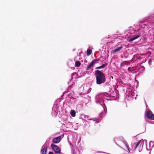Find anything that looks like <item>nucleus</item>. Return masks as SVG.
Masks as SVG:
<instances>
[{
	"label": "nucleus",
	"instance_id": "obj_1",
	"mask_svg": "<svg viewBox=\"0 0 154 154\" xmlns=\"http://www.w3.org/2000/svg\"><path fill=\"white\" fill-rule=\"evenodd\" d=\"M95 74L97 84L100 85L105 82L106 78L105 75L103 72L99 70H97L95 71Z\"/></svg>",
	"mask_w": 154,
	"mask_h": 154
},
{
	"label": "nucleus",
	"instance_id": "obj_2",
	"mask_svg": "<svg viewBox=\"0 0 154 154\" xmlns=\"http://www.w3.org/2000/svg\"><path fill=\"white\" fill-rule=\"evenodd\" d=\"M106 97L103 94H100L97 95L95 97L96 102L97 104H99L102 106L101 103L104 104V102L106 100H110V99L108 98H106L104 99Z\"/></svg>",
	"mask_w": 154,
	"mask_h": 154
},
{
	"label": "nucleus",
	"instance_id": "obj_3",
	"mask_svg": "<svg viewBox=\"0 0 154 154\" xmlns=\"http://www.w3.org/2000/svg\"><path fill=\"white\" fill-rule=\"evenodd\" d=\"M144 144V141L141 140L137 143H134V148L133 151L135 150L137 148L139 152H141L142 149Z\"/></svg>",
	"mask_w": 154,
	"mask_h": 154
},
{
	"label": "nucleus",
	"instance_id": "obj_4",
	"mask_svg": "<svg viewBox=\"0 0 154 154\" xmlns=\"http://www.w3.org/2000/svg\"><path fill=\"white\" fill-rule=\"evenodd\" d=\"M144 20V19H143V20L140 21L137 24H135V26H137L138 25L139 26H141L142 28H144L146 26H148L150 27L151 23H149V24H148L147 25L146 23L143 24L145 22V21Z\"/></svg>",
	"mask_w": 154,
	"mask_h": 154
},
{
	"label": "nucleus",
	"instance_id": "obj_5",
	"mask_svg": "<svg viewBox=\"0 0 154 154\" xmlns=\"http://www.w3.org/2000/svg\"><path fill=\"white\" fill-rule=\"evenodd\" d=\"M51 147L54 151L55 154L57 153L60 152H61L60 149L56 145L52 144Z\"/></svg>",
	"mask_w": 154,
	"mask_h": 154
},
{
	"label": "nucleus",
	"instance_id": "obj_6",
	"mask_svg": "<svg viewBox=\"0 0 154 154\" xmlns=\"http://www.w3.org/2000/svg\"><path fill=\"white\" fill-rule=\"evenodd\" d=\"M146 115L147 118L150 120H154V115L150 111L147 112Z\"/></svg>",
	"mask_w": 154,
	"mask_h": 154
},
{
	"label": "nucleus",
	"instance_id": "obj_7",
	"mask_svg": "<svg viewBox=\"0 0 154 154\" xmlns=\"http://www.w3.org/2000/svg\"><path fill=\"white\" fill-rule=\"evenodd\" d=\"M140 35V34L139 33L134 34L133 36H132L130 37V39L129 40V42H131L133 41L138 38Z\"/></svg>",
	"mask_w": 154,
	"mask_h": 154
},
{
	"label": "nucleus",
	"instance_id": "obj_8",
	"mask_svg": "<svg viewBox=\"0 0 154 154\" xmlns=\"http://www.w3.org/2000/svg\"><path fill=\"white\" fill-rule=\"evenodd\" d=\"M121 143L123 144L126 147V148L128 149V151L130 152V150H132L133 149V148L130 149L129 148L128 145L127 143L125 140H122L121 141Z\"/></svg>",
	"mask_w": 154,
	"mask_h": 154
},
{
	"label": "nucleus",
	"instance_id": "obj_9",
	"mask_svg": "<svg viewBox=\"0 0 154 154\" xmlns=\"http://www.w3.org/2000/svg\"><path fill=\"white\" fill-rule=\"evenodd\" d=\"M44 147L41 150V152L42 154H47V142H46L43 145Z\"/></svg>",
	"mask_w": 154,
	"mask_h": 154
},
{
	"label": "nucleus",
	"instance_id": "obj_10",
	"mask_svg": "<svg viewBox=\"0 0 154 154\" xmlns=\"http://www.w3.org/2000/svg\"><path fill=\"white\" fill-rule=\"evenodd\" d=\"M97 60H98L97 59H95L94 61H92L90 64L88 65L86 69V70H88L90 69L94 65V61H97Z\"/></svg>",
	"mask_w": 154,
	"mask_h": 154
},
{
	"label": "nucleus",
	"instance_id": "obj_11",
	"mask_svg": "<svg viewBox=\"0 0 154 154\" xmlns=\"http://www.w3.org/2000/svg\"><path fill=\"white\" fill-rule=\"evenodd\" d=\"M60 137L59 136L54 138L53 141L54 143H59L60 141Z\"/></svg>",
	"mask_w": 154,
	"mask_h": 154
},
{
	"label": "nucleus",
	"instance_id": "obj_12",
	"mask_svg": "<svg viewBox=\"0 0 154 154\" xmlns=\"http://www.w3.org/2000/svg\"><path fill=\"white\" fill-rule=\"evenodd\" d=\"M82 116L83 117L89 120H93L95 122V123L97 122V121H96V120H94V119H88V118H89V116H88L85 115L84 114H82Z\"/></svg>",
	"mask_w": 154,
	"mask_h": 154
},
{
	"label": "nucleus",
	"instance_id": "obj_13",
	"mask_svg": "<svg viewBox=\"0 0 154 154\" xmlns=\"http://www.w3.org/2000/svg\"><path fill=\"white\" fill-rule=\"evenodd\" d=\"M74 137V136H73V135H69L68 136V138H67L68 141V142L69 143V145H70V146H71L72 147L73 146V145L71 143V142L69 141V137H72L73 138V137Z\"/></svg>",
	"mask_w": 154,
	"mask_h": 154
},
{
	"label": "nucleus",
	"instance_id": "obj_14",
	"mask_svg": "<svg viewBox=\"0 0 154 154\" xmlns=\"http://www.w3.org/2000/svg\"><path fill=\"white\" fill-rule=\"evenodd\" d=\"M107 65V63H105L104 64H103L101 66H98L97 67V69H100L101 68H104Z\"/></svg>",
	"mask_w": 154,
	"mask_h": 154
},
{
	"label": "nucleus",
	"instance_id": "obj_15",
	"mask_svg": "<svg viewBox=\"0 0 154 154\" xmlns=\"http://www.w3.org/2000/svg\"><path fill=\"white\" fill-rule=\"evenodd\" d=\"M122 46H121L119 47H118L116 48V49H115V50H114L113 52H116L119 51L121 50L122 49Z\"/></svg>",
	"mask_w": 154,
	"mask_h": 154
},
{
	"label": "nucleus",
	"instance_id": "obj_16",
	"mask_svg": "<svg viewBox=\"0 0 154 154\" xmlns=\"http://www.w3.org/2000/svg\"><path fill=\"white\" fill-rule=\"evenodd\" d=\"M51 114L53 116L55 117L56 116L57 114V112L56 111L54 110L53 109Z\"/></svg>",
	"mask_w": 154,
	"mask_h": 154
},
{
	"label": "nucleus",
	"instance_id": "obj_17",
	"mask_svg": "<svg viewBox=\"0 0 154 154\" xmlns=\"http://www.w3.org/2000/svg\"><path fill=\"white\" fill-rule=\"evenodd\" d=\"M70 113L72 116L75 117V112L74 110H71Z\"/></svg>",
	"mask_w": 154,
	"mask_h": 154
},
{
	"label": "nucleus",
	"instance_id": "obj_18",
	"mask_svg": "<svg viewBox=\"0 0 154 154\" xmlns=\"http://www.w3.org/2000/svg\"><path fill=\"white\" fill-rule=\"evenodd\" d=\"M113 93L114 94V95H112V93H111V96L112 97H113L117 98V94L116 93V92L113 91Z\"/></svg>",
	"mask_w": 154,
	"mask_h": 154
},
{
	"label": "nucleus",
	"instance_id": "obj_19",
	"mask_svg": "<svg viewBox=\"0 0 154 154\" xmlns=\"http://www.w3.org/2000/svg\"><path fill=\"white\" fill-rule=\"evenodd\" d=\"M81 64V63L79 61H76L75 62V65L77 67H79V66H80Z\"/></svg>",
	"mask_w": 154,
	"mask_h": 154
},
{
	"label": "nucleus",
	"instance_id": "obj_20",
	"mask_svg": "<svg viewBox=\"0 0 154 154\" xmlns=\"http://www.w3.org/2000/svg\"><path fill=\"white\" fill-rule=\"evenodd\" d=\"M92 53V51L91 50L88 49L87 50V54L88 55H90Z\"/></svg>",
	"mask_w": 154,
	"mask_h": 154
},
{
	"label": "nucleus",
	"instance_id": "obj_21",
	"mask_svg": "<svg viewBox=\"0 0 154 154\" xmlns=\"http://www.w3.org/2000/svg\"><path fill=\"white\" fill-rule=\"evenodd\" d=\"M151 62H152V61L151 60V59H149V61H148V63H149V65H151Z\"/></svg>",
	"mask_w": 154,
	"mask_h": 154
},
{
	"label": "nucleus",
	"instance_id": "obj_22",
	"mask_svg": "<svg viewBox=\"0 0 154 154\" xmlns=\"http://www.w3.org/2000/svg\"><path fill=\"white\" fill-rule=\"evenodd\" d=\"M72 141L73 143H75L76 142V140L74 139V138L72 139Z\"/></svg>",
	"mask_w": 154,
	"mask_h": 154
},
{
	"label": "nucleus",
	"instance_id": "obj_23",
	"mask_svg": "<svg viewBox=\"0 0 154 154\" xmlns=\"http://www.w3.org/2000/svg\"><path fill=\"white\" fill-rule=\"evenodd\" d=\"M128 70L130 72H131L132 71V70L131 69V68L130 67L128 68Z\"/></svg>",
	"mask_w": 154,
	"mask_h": 154
},
{
	"label": "nucleus",
	"instance_id": "obj_24",
	"mask_svg": "<svg viewBox=\"0 0 154 154\" xmlns=\"http://www.w3.org/2000/svg\"><path fill=\"white\" fill-rule=\"evenodd\" d=\"M48 154H54L53 152H50L48 153Z\"/></svg>",
	"mask_w": 154,
	"mask_h": 154
},
{
	"label": "nucleus",
	"instance_id": "obj_25",
	"mask_svg": "<svg viewBox=\"0 0 154 154\" xmlns=\"http://www.w3.org/2000/svg\"><path fill=\"white\" fill-rule=\"evenodd\" d=\"M148 18H149V17H146L145 18V20H148Z\"/></svg>",
	"mask_w": 154,
	"mask_h": 154
},
{
	"label": "nucleus",
	"instance_id": "obj_26",
	"mask_svg": "<svg viewBox=\"0 0 154 154\" xmlns=\"http://www.w3.org/2000/svg\"><path fill=\"white\" fill-rule=\"evenodd\" d=\"M134 94V93H132L131 94V95H132V96H133V95H133V94Z\"/></svg>",
	"mask_w": 154,
	"mask_h": 154
},
{
	"label": "nucleus",
	"instance_id": "obj_27",
	"mask_svg": "<svg viewBox=\"0 0 154 154\" xmlns=\"http://www.w3.org/2000/svg\"><path fill=\"white\" fill-rule=\"evenodd\" d=\"M80 139H79V140L78 141V142H79Z\"/></svg>",
	"mask_w": 154,
	"mask_h": 154
},
{
	"label": "nucleus",
	"instance_id": "obj_28",
	"mask_svg": "<svg viewBox=\"0 0 154 154\" xmlns=\"http://www.w3.org/2000/svg\"><path fill=\"white\" fill-rule=\"evenodd\" d=\"M72 150L73 151V148H72Z\"/></svg>",
	"mask_w": 154,
	"mask_h": 154
},
{
	"label": "nucleus",
	"instance_id": "obj_29",
	"mask_svg": "<svg viewBox=\"0 0 154 154\" xmlns=\"http://www.w3.org/2000/svg\"><path fill=\"white\" fill-rule=\"evenodd\" d=\"M72 75H73V74H72Z\"/></svg>",
	"mask_w": 154,
	"mask_h": 154
},
{
	"label": "nucleus",
	"instance_id": "obj_30",
	"mask_svg": "<svg viewBox=\"0 0 154 154\" xmlns=\"http://www.w3.org/2000/svg\"><path fill=\"white\" fill-rule=\"evenodd\" d=\"M108 95L106 94L105 95Z\"/></svg>",
	"mask_w": 154,
	"mask_h": 154
}]
</instances>
